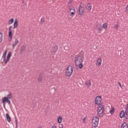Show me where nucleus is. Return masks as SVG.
<instances>
[{
	"label": "nucleus",
	"instance_id": "nucleus-1",
	"mask_svg": "<svg viewBox=\"0 0 128 128\" xmlns=\"http://www.w3.org/2000/svg\"><path fill=\"white\" fill-rule=\"evenodd\" d=\"M84 62V57L82 56H76L74 58V62L76 66H78Z\"/></svg>",
	"mask_w": 128,
	"mask_h": 128
},
{
	"label": "nucleus",
	"instance_id": "nucleus-2",
	"mask_svg": "<svg viewBox=\"0 0 128 128\" xmlns=\"http://www.w3.org/2000/svg\"><path fill=\"white\" fill-rule=\"evenodd\" d=\"M74 72V68L72 66H69L67 67L66 70V74L67 76H70Z\"/></svg>",
	"mask_w": 128,
	"mask_h": 128
},
{
	"label": "nucleus",
	"instance_id": "nucleus-3",
	"mask_svg": "<svg viewBox=\"0 0 128 128\" xmlns=\"http://www.w3.org/2000/svg\"><path fill=\"white\" fill-rule=\"evenodd\" d=\"M104 106L102 104H100L99 107L97 109V112L98 116H100L104 114Z\"/></svg>",
	"mask_w": 128,
	"mask_h": 128
},
{
	"label": "nucleus",
	"instance_id": "nucleus-4",
	"mask_svg": "<svg viewBox=\"0 0 128 128\" xmlns=\"http://www.w3.org/2000/svg\"><path fill=\"white\" fill-rule=\"evenodd\" d=\"M98 118L95 116L92 120V128H98Z\"/></svg>",
	"mask_w": 128,
	"mask_h": 128
},
{
	"label": "nucleus",
	"instance_id": "nucleus-5",
	"mask_svg": "<svg viewBox=\"0 0 128 128\" xmlns=\"http://www.w3.org/2000/svg\"><path fill=\"white\" fill-rule=\"evenodd\" d=\"M96 28L98 32V34H102V25L98 24L96 26Z\"/></svg>",
	"mask_w": 128,
	"mask_h": 128
},
{
	"label": "nucleus",
	"instance_id": "nucleus-6",
	"mask_svg": "<svg viewBox=\"0 0 128 128\" xmlns=\"http://www.w3.org/2000/svg\"><path fill=\"white\" fill-rule=\"evenodd\" d=\"M12 26H10L8 28V36L10 38V40H12Z\"/></svg>",
	"mask_w": 128,
	"mask_h": 128
},
{
	"label": "nucleus",
	"instance_id": "nucleus-7",
	"mask_svg": "<svg viewBox=\"0 0 128 128\" xmlns=\"http://www.w3.org/2000/svg\"><path fill=\"white\" fill-rule=\"evenodd\" d=\"M100 102H102V96H97L95 99L96 104H100Z\"/></svg>",
	"mask_w": 128,
	"mask_h": 128
},
{
	"label": "nucleus",
	"instance_id": "nucleus-8",
	"mask_svg": "<svg viewBox=\"0 0 128 128\" xmlns=\"http://www.w3.org/2000/svg\"><path fill=\"white\" fill-rule=\"evenodd\" d=\"M10 56H12V53L10 52H9L6 58L5 59L3 60V62H4L6 64L8 60H10Z\"/></svg>",
	"mask_w": 128,
	"mask_h": 128
},
{
	"label": "nucleus",
	"instance_id": "nucleus-9",
	"mask_svg": "<svg viewBox=\"0 0 128 128\" xmlns=\"http://www.w3.org/2000/svg\"><path fill=\"white\" fill-rule=\"evenodd\" d=\"M2 104H6V102H8V104H10V100H8L6 97H4L2 99Z\"/></svg>",
	"mask_w": 128,
	"mask_h": 128
},
{
	"label": "nucleus",
	"instance_id": "nucleus-10",
	"mask_svg": "<svg viewBox=\"0 0 128 128\" xmlns=\"http://www.w3.org/2000/svg\"><path fill=\"white\" fill-rule=\"evenodd\" d=\"M84 8L82 6H80L78 7V12L80 16H82V14H84Z\"/></svg>",
	"mask_w": 128,
	"mask_h": 128
},
{
	"label": "nucleus",
	"instance_id": "nucleus-11",
	"mask_svg": "<svg viewBox=\"0 0 128 128\" xmlns=\"http://www.w3.org/2000/svg\"><path fill=\"white\" fill-rule=\"evenodd\" d=\"M58 46H54L52 47V52H54V54H56V52H58Z\"/></svg>",
	"mask_w": 128,
	"mask_h": 128
},
{
	"label": "nucleus",
	"instance_id": "nucleus-12",
	"mask_svg": "<svg viewBox=\"0 0 128 128\" xmlns=\"http://www.w3.org/2000/svg\"><path fill=\"white\" fill-rule=\"evenodd\" d=\"M96 65L98 66H102V58H98L96 60Z\"/></svg>",
	"mask_w": 128,
	"mask_h": 128
},
{
	"label": "nucleus",
	"instance_id": "nucleus-13",
	"mask_svg": "<svg viewBox=\"0 0 128 128\" xmlns=\"http://www.w3.org/2000/svg\"><path fill=\"white\" fill-rule=\"evenodd\" d=\"M24 50H26V46H22L20 50V54H22V53Z\"/></svg>",
	"mask_w": 128,
	"mask_h": 128
},
{
	"label": "nucleus",
	"instance_id": "nucleus-14",
	"mask_svg": "<svg viewBox=\"0 0 128 128\" xmlns=\"http://www.w3.org/2000/svg\"><path fill=\"white\" fill-rule=\"evenodd\" d=\"M86 8L88 10H92V4L88 3L86 6Z\"/></svg>",
	"mask_w": 128,
	"mask_h": 128
},
{
	"label": "nucleus",
	"instance_id": "nucleus-15",
	"mask_svg": "<svg viewBox=\"0 0 128 128\" xmlns=\"http://www.w3.org/2000/svg\"><path fill=\"white\" fill-rule=\"evenodd\" d=\"M124 118L128 120V108H126Z\"/></svg>",
	"mask_w": 128,
	"mask_h": 128
},
{
	"label": "nucleus",
	"instance_id": "nucleus-16",
	"mask_svg": "<svg viewBox=\"0 0 128 128\" xmlns=\"http://www.w3.org/2000/svg\"><path fill=\"white\" fill-rule=\"evenodd\" d=\"M18 26V20H16L14 24V28H16Z\"/></svg>",
	"mask_w": 128,
	"mask_h": 128
},
{
	"label": "nucleus",
	"instance_id": "nucleus-17",
	"mask_svg": "<svg viewBox=\"0 0 128 128\" xmlns=\"http://www.w3.org/2000/svg\"><path fill=\"white\" fill-rule=\"evenodd\" d=\"M6 118L8 122L12 120V119L10 118V114H6Z\"/></svg>",
	"mask_w": 128,
	"mask_h": 128
},
{
	"label": "nucleus",
	"instance_id": "nucleus-18",
	"mask_svg": "<svg viewBox=\"0 0 128 128\" xmlns=\"http://www.w3.org/2000/svg\"><path fill=\"white\" fill-rule=\"evenodd\" d=\"M18 44V39L15 40V42L12 45V48H16V46Z\"/></svg>",
	"mask_w": 128,
	"mask_h": 128
},
{
	"label": "nucleus",
	"instance_id": "nucleus-19",
	"mask_svg": "<svg viewBox=\"0 0 128 128\" xmlns=\"http://www.w3.org/2000/svg\"><path fill=\"white\" fill-rule=\"evenodd\" d=\"M124 114H125L124 111L122 110L120 114V118H124Z\"/></svg>",
	"mask_w": 128,
	"mask_h": 128
},
{
	"label": "nucleus",
	"instance_id": "nucleus-20",
	"mask_svg": "<svg viewBox=\"0 0 128 128\" xmlns=\"http://www.w3.org/2000/svg\"><path fill=\"white\" fill-rule=\"evenodd\" d=\"M62 121V116H59L58 118V124H61Z\"/></svg>",
	"mask_w": 128,
	"mask_h": 128
},
{
	"label": "nucleus",
	"instance_id": "nucleus-21",
	"mask_svg": "<svg viewBox=\"0 0 128 128\" xmlns=\"http://www.w3.org/2000/svg\"><path fill=\"white\" fill-rule=\"evenodd\" d=\"M70 12V16H74V14H76V10H74L73 12Z\"/></svg>",
	"mask_w": 128,
	"mask_h": 128
},
{
	"label": "nucleus",
	"instance_id": "nucleus-22",
	"mask_svg": "<svg viewBox=\"0 0 128 128\" xmlns=\"http://www.w3.org/2000/svg\"><path fill=\"white\" fill-rule=\"evenodd\" d=\"M85 84L87 86H92V82H90V80H88L87 82L85 83Z\"/></svg>",
	"mask_w": 128,
	"mask_h": 128
},
{
	"label": "nucleus",
	"instance_id": "nucleus-23",
	"mask_svg": "<svg viewBox=\"0 0 128 128\" xmlns=\"http://www.w3.org/2000/svg\"><path fill=\"white\" fill-rule=\"evenodd\" d=\"M121 128H128V125L126 123H124L121 126Z\"/></svg>",
	"mask_w": 128,
	"mask_h": 128
},
{
	"label": "nucleus",
	"instance_id": "nucleus-24",
	"mask_svg": "<svg viewBox=\"0 0 128 128\" xmlns=\"http://www.w3.org/2000/svg\"><path fill=\"white\" fill-rule=\"evenodd\" d=\"M6 52H8V51L6 50L2 55V58L3 60H6Z\"/></svg>",
	"mask_w": 128,
	"mask_h": 128
},
{
	"label": "nucleus",
	"instance_id": "nucleus-25",
	"mask_svg": "<svg viewBox=\"0 0 128 128\" xmlns=\"http://www.w3.org/2000/svg\"><path fill=\"white\" fill-rule=\"evenodd\" d=\"M38 81L40 82H42V75L39 76L38 78Z\"/></svg>",
	"mask_w": 128,
	"mask_h": 128
},
{
	"label": "nucleus",
	"instance_id": "nucleus-26",
	"mask_svg": "<svg viewBox=\"0 0 128 128\" xmlns=\"http://www.w3.org/2000/svg\"><path fill=\"white\" fill-rule=\"evenodd\" d=\"M14 18H12L11 20H9L8 22V24H12L14 22Z\"/></svg>",
	"mask_w": 128,
	"mask_h": 128
},
{
	"label": "nucleus",
	"instance_id": "nucleus-27",
	"mask_svg": "<svg viewBox=\"0 0 128 128\" xmlns=\"http://www.w3.org/2000/svg\"><path fill=\"white\" fill-rule=\"evenodd\" d=\"M104 28V30H106V28H108V24H106V23H104L102 24V28Z\"/></svg>",
	"mask_w": 128,
	"mask_h": 128
},
{
	"label": "nucleus",
	"instance_id": "nucleus-28",
	"mask_svg": "<svg viewBox=\"0 0 128 128\" xmlns=\"http://www.w3.org/2000/svg\"><path fill=\"white\" fill-rule=\"evenodd\" d=\"M110 112L111 114H114V108L111 109Z\"/></svg>",
	"mask_w": 128,
	"mask_h": 128
},
{
	"label": "nucleus",
	"instance_id": "nucleus-29",
	"mask_svg": "<svg viewBox=\"0 0 128 128\" xmlns=\"http://www.w3.org/2000/svg\"><path fill=\"white\" fill-rule=\"evenodd\" d=\"M68 10H70L69 12H72V10L74 11V10H76V9H74V6H72V7H70L68 8Z\"/></svg>",
	"mask_w": 128,
	"mask_h": 128
},
{
	"label": "nucleus",
	"instance_id": "nucleus-30",
	"mask_svg": "<svg viewBox=\"0 0 128 128\" xmlns=\"http://www.w3.org/2000/svg\"><path fill=\"white\" fill-rule=\"evenodd\" d=\"M2 42V34L0 32V42Z\"/></svg>",
	"mask_w": 128,
	"mask_h": 128
},
{
	"label": "nucleus",
	"instance_id": "nucleus-31",
	"mask_svg": "<svg viewBox=\"0 0 128 128\" xmlns=\"http://www.w3.org/2000/svg\"><path fill=\"white\" fill-rule=\"evenodd\" d=\"M12 95V94H10L7 96L6 98H8V100H11Z\"/></svg>",
	"mask_w": 128,
	"mask_h": 128
},
{
	"label": "nucleus",
	"instance_id": "nucleus-32",
	"mask_svg": "<svg viewBox=\"0 0 128 128\" xmlns=\"http://www.w3.org/2000/svg\"><path fill=\"white\" fill-rule=\"evenodd\" d=\"M79 68H82V66H84V64H82V63L80 62L79 63Z\"/></svg>",
	"mask_w": 128,
	"mask_h": 128
},
{
	"label": "nucleus",
	"instance_id": "nucleus-33",
	"mask_svg": "<svg viewBox=\"0 0 128 128\" xmlns=\"http://www.w3.org/2000/svg\"><path fill=\"white\" fill-rule=\"evenodd\" d=\"M125 12H126V14H128V5L126 6V10H124Z\"/></svg>",
	"mask_w": 128,
	"mask_h": 128
},
{
	"label": "nucleus",
	"instance_id": "nucleus-34",
	"mask_svg": "<svg viewBox=\"0 0 128 128\" xmlns=\"http://www.w3.org/2000/svg\"><path fill=\"white\" fill-rule=\"evenodd\" d=\"M32 108H36V102H34V103L33 104Z\"/></svg>",
	"mask_w": 128,
	"mask_h": 128
},
{
	"label": "nucleus",
	"instance_id": "nucleus-35",
	"mask_svg": "<svg viewBox=\"0 0 128 128\" xmlns=\"http://www.w3.org/2000/svg\"><path fill=\"white\" fill-rule=\"evenodd\" d=\"M58 128H64V124L60 123L58 125Z\"/></svg>",
	"mask_w": 128,
	"mask_h": 128
},
{
	"label": "nucleus",
	"instance_id": "nucleus-36",
	"mask_svg": "<svg viewBox=\"0 0 128 128\" xmlns=\"http://www.w3.org/2000/svg\"><path fill=\"white\" fill-rule=\"evenodd\" d=\"M118 24H116L114 25V28H116V30H118Z\"/></svg>",
	"mask_w": 128,
	"mask_h": 128
},
{
	"label": "nucleus",
	"instance_id": "nucleus-37",
	"mask_svg": "<svg viewBox=\"0 0 128 128\" xmlns=\"http://www.w3.org/2000/svg\"><path fill=\"white\" fill-rule=\"evenodd\" d=\"M40 22H44V18H42L40 19Z\"/></svg>",
	"mask_w": 128,
	"mask_h": 128
},
{
	"label": "nucleus",
	"instance_id": "nucleus-38",
	"mask_svg": "<svg viewBox=\"0 0 128 128\" xmlns=\"http://www.w3.org/2000/svg\"><path fill=\"white\" fill-rule=\"evenodd\" d=\"M16 128H18V120H16Z\"/></svg>",
	"mask_w": 128,
	"mask_h": 128
},
{
	"label": "nucleus",
	"instance_id": "nucleus-39",
	"mask_svg": "<svg viewBox=\"0 0 128 128\" xmlns=\"http://www.w3.org/2000/svg\"><path fill=\"white\" fill-rule=\"evenodd\" d=\"M118 84L120 86V88H122V84H120V82H118Z\"/></svg>",
	"mask_w": 128,
	"mask_h": 128
},
{
	"label": "nucleus",
	"instance_id": "nucleus-40",
	"mask_svg": "<svg viewBox=\"0 0 128 128\" xmlns=\"http://www.w3.org/2000/svg\"><path fill=\"white\" fill-rule=\"evenodd\" d=\"M3 104H4L3 106L4 108H6V103H3Z\"/></svg>",
	"mask_w": 128,
	"mask_h": 128
},
{
	"label": "nucleus",
	"instance_id": "nucleus-41",
	"mask_svg": "<svg viewBox=\"0 0 128 128\" xmlns=\"http://www.w3.org/2000/svg\"><path fill=\"white\" fill-rule=\"evenodd\" d=\"M52 128H56V126H53Z\"/></svg>",
	"mask_w": 128,
	"mask_h": 128
},
{
	"label": "nucleus",
	"instance_id": "nucleus-42",
	"mask_svg": "<svg viewBox=\"0 0 128 128\" xmlns=\"http://www.w3.org/2000/svg\"><path fill=\"white\" fill-rule=\"evenodd\" d=\"M84 122V118L83 119Z\"/></svg>",
	"mask_w": 128,
	"mask_h": 128
},
{
	"label": "nucleus",
	"instance_id": "nucleus-43",
	"mask_svg": "<svg viewBox=\"0 0 128 128\" xmlns=\"http://www.w3.org/2000/svg\"><path fill=\"white\" fill-rule=\"evenodd\" d=\"M126 108H128V104H127V107H126Z\"/></svg>",
	"mask_w": 128,
	"mask_h": 128
}]
</instances>
